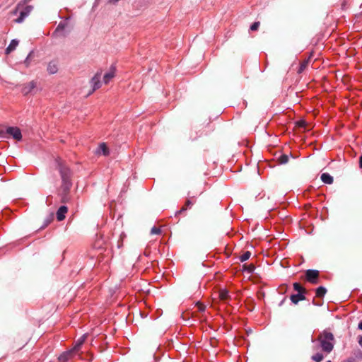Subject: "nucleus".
<instances>
[{"label": "nucleus", "instance_id": "f257e3e1", "mask_svg": "<svg viewBox=\"0 0 362 362\" xmlns=\"http://www.w3.org/2000/svg\"><path fill=\"white\" fill-rule=\"evenodd\" d=\"M57 169L59 172L62 184L57 189V194L60 197L62 203H66L70 201V190L72 187V173L69 168L64 163L61 159L57 160Z\"/></svg>", "mask_w": 362, "mask_h": 362}, {"label": "nucleus", "instance_id": "f03ea898", "mask_svg": "<svg viewBox=\"0 0 362 362\" xmlns=\"http://www.w3.org/2000/svg\"><path fill=\"white\" fill-rule=\"evenodd\" d=\"M320 342L322 349L327 352L330 353L334 348V338L333 334L327 331H324L318 337Z\"/></svg>", "mask_w": 362, "mask_h": 362}, {"label": "nucleus", "instance_id": "7ed1b4c3", "mask_svg": "<svg viewBox=\"0 0 362 362\" xmlns=\"http://www.w3.org/2000/svg\"><path fill=\"white\" fill-rule=\"evenodd\" d=\"M319 276V271L315 269H308L305 272V279L307 281L313 284H317L318 283Z\"/></svg>", "mask_w": 362, "mask_h": 362}, {"label": "nucleus", "instance_id": "20e7f679", "mask_svg": "<svg viewBox=\"0 0 362 362\" xmlns=\"http://www.w3.org/2000/svg\"><path fill=\"white\" fill-rule=\"evenodd\" d=\"M33 10V6H26L22 11H20V16L15 20V22L17 23H22L24 19L30 14Z\"/></svg>", "mask_w": 362, "mask_h": 362}, {"label": "nucleus", "instance_id": "39448f33", "mask_svg": "<svg viewBox=\"0 0 362 362\" xmlns=\"http://www.w3.org/2000/svg\"><path fill=\"white\" fill-rule=\"evenodd\" d=\"M6 132L12 136V137L17 141H20L22 139L21 132L18 127H8L6 130Z\"/></svg>", "mask_w": 362, "mask_h": 362}, {"label": "nucleus", "instance_id": "423d86ee", "mask_svg": "<svg viewBox=\"0 0 362 362\" xmlns=\"http://www.w3.org/2000/svg\"><path fill=\"white\" fill-rule=\"evenodd\" d=\"M195 202L194 197H192L189 199H187L185 203V204L182 206V208L177 211L178 214H181L186 211L187 209H191L193 204Z\"/></svg>", "mask_w": 362, "mask_h": 362}, {"label": "nucleus", "instance_id": "0eeeda50", "mask_svg": "<svg viewBox=\"0 0 362 362\" xmlns=\"http://www.w3.org/2000/svg\"><path fill=\"white\" fill-rule=\"evenodd\" d=\"M102 71H98L95 76L91 79V83H93V91L98 89L100 87V77H101Z\"/></svg>", "mask_w": 362, "mask_h": 362}, {"label": "nucleus", "instance_id": "6e6552de", "mask_svg": "<svg viewBox=\"0 0 362 362\" xmlns=\"http://www.w3.org/2000/svg\"><path fill=\"white\" fill-rule=\"evenodd\" d=\"M68 211V208L66 206H62L57 211V218L59 221H63L66 217V214Z\"/></svg>", "mask_w": 362, "mask_h": 362}, {"label": "nucleus", "instance_id": "1a4fd4ad", "mask_svg": "<svg viewBox=\"0 0 362 362\" xmlns=\"http://www.w3.org/2000/svg\"><path fill=\"white\" fill-rule=\"evenodd\" d=\"M36 85L34 81H30V83L25 84L22 88V93L25 95L31 93V91L35 88Z\"/></svg>", "mask_w": 362, "mask_h": 362}, {"label": "nucleus", "instance_id": "9d476101", "mask_svg": "<svg viewBox=\"0 0 362 362\" xmlns=\"http://www.w3.org/2000/svg\"><path fill=\"white\" fill-rule=\"evenodd\" d=\"M47 71L50 74H54L57 72L58 71V63L56 61H51L47 68Z\"/></svg>", "mask_w": 362, "mask_h": 362}, {"label": "nucleus", "instance_id": "9b49d317", "mask_svg": "<svg viewBox=\"0 0 362 362\" xmlns=\"http://www.w3.org/2000/svg\"><path fill=\"white\" fill-rule=\"evenodd\" d=\"M115 76V68L114 66H111L110 71L105 74L103 77V81L105 84H107L109 81L113 78Z\"/></svg>", "mask_w": 362, "mask_h": 362}, {"label": "nucleus", "instance_id": "f8f14e48", "mask_svg": "<svg viewBox=\"0 0 362 362\" xmlns=\"http://www.w3.org/2000/svg\"><path fill=\"white\" fill-rule=\"evenodd\" d=\"M18 45V40H12L9 45L6 49V54H9L11 52L16 49L17 46Z\"/></svg>", "mask_w": 362, "mask_h": 362}, {"label": "nucleus", "instance_id": "ddd939ff", "mask_svg": "<svg viewBox=\"0 0 362 362\" xmlns=\"http://www.w3.org/2000/svg\"><path fill=\"white\" fill-rule=\"evenodd\" d=\"M290 298L293 303L297 304L299 301L305 300V297L303 293H297L291 295Z\"/></svg>", "mask_w": 362, "mask_h": 362}, {"label": "nucleus", "instance_id": "4468645a", "mask_svg": "<svg viewBox=\"0 0 362 362\" xmlns=\"http://www.w3.org/2000/svg\"><path fill=\"white\" fill-rule=\"evenodd\" d=\"M74 352V350L71 349L69 351L63 353L62 354H61L59 356V360L60 361L66 362L70 358V357L72 356Z\"/></svg>", "mask_w": 362, "mask_h": 362}, {"label": "nucleus", "instance_id": "2eb2a0df", "mask_svg": "<svg viewBox=\"0 0 362 362\" xmlns=\"http://www.w3.org/2000/svg\"><path fill=\"white\" fill-rule=\"evenodd\" d=\"M321 180L324 183L328 185H331L333 183V177L329 173H322L321 175Z\"/></svg>", "mask_w": 362, "mask_h": 362}, {"label": "nucleus", "instance_id": "dca6fc26", "mask_svg": "<svg viewBox=\"0 0 362 362\" xmlns=\"http://www.w3.org/2000/svg\"><path fill=\"white\" fill-rule=\"evenodd\" d=\"M218 297L223 301H226L229 299V293L226 289H221L218 292Z\"/></svg>", "mask_w": 362, "mask_h": 362}, {"label": "nucleus", "instance_id": "f3484780", "mask_svg": "<svg viewBox=\"0 0 362 362\" xmlns=\"http://www.w3.org/2000/svg\"><path fill=\"white\" fill-rule=\"evenodd\" d=\"M327 293V289L323 286H320L316 289L315 296L317 298H323Z\"/></svg>", "mask_w": 362, "mask_h": 362}, {"label": "nucleus", "instance_id": "a211bd4d", "mask_svg": "<svg viewBox=\"0 0 362 362\" xmlns=\"http://www.w3.org/2000/svg\"><path fill=\"white\" fill-rule=\"evenodd\" d=\"M85 339H86V336L83 335L80 339H78V341H76L74 347L73 348V350H74V352L75 351H78L80 349L81 345L85 341Z\"/></svg>", "mask_w": 362, "mask_h": 362}, {"label": "nucleus", "instance_id": "6ab92c4d", "mask_svg": "<svg viewBox=\"0 0 362 362\" xmlns=\"http://www.w3.org/2000/svg\"><path fill=\"white\" fill-rule=\"evenodd\" d=\"M293 289L298 292V293H303L305 294L306 293V290L304 287H303L299 283H294L293 284Z\"/></svg>", "mask_w": 362, "mask_h": 362}, {"label": "nucleus", "instance_id": "aec40b11", "mask_svg": "<svg viewBox=\"0 0 362 362\" xmlns=\"http://www.w3.org/2000/svg\"><path fill=\"white\" fill-rule=\"evenodd\" d=\"M99 151H100L104 156H107L109 154L108 148L105 143L100 144Z\"/></svg>", "mask_w": 362, "mask_h": 362}, {"label": "nucleus", "instance_id": "412c9836", "mask_svg": "<svg viewBox=\"0 0 362 362\" xmlns=\"http://www.w3.org/2000/svg\"><path fill=\"white\" fill-rule=\"evenodd\" d=\"M243 270L247 272L248 273H252L255 270V265L253 264H243Z\"/></svg>", "mask_w": 362, "mask_h": 362}, {"label": "nucleus", "instance_id": "4be33fe9", "mask_svg": "<svg viewBox=\"0 0 362 362\" xmlns=\"http://www.w3.org/2000/svg\"><path fill=\"white\" fill-rule=\"evenodd\" d=\"M251 256V252L249 251L245 252L242 255L240 256L239 259L240 260L243 262L246 260H247Z\"/></svg>", "mask_w": 362, "mask_h": 362}, {"label": "nucleus", "instance_id": "5701e85b", "mask_svg": "<svg viewBox=\"0 0 362 362\" xmlns=\"http://www.w3.org/2000/svg\"><path fill=\"white\" fill-rule=\"evenodd\" d=\"M323 355L320 353H317L312 356V359L315 361L320 362L323 359Z\"/></svg>", "mask_w": 362, "mask_h": 362}, {"label": "nucleus", "instance_id": "b1692460", "mask_svg": "<svg viewBox=\"0 0 362 362\" xmlns=\"http://www.w3.org/2000/svg\"><path fill=\"white\" fill-rule=\"evenodd\" d=\"M308 61H303V62H302L300 63V67H299V69H298V72L299 73L303 72L305 69V68L308 66Z\"/></svg>", "mask_w": 362, "mask_h": 362}, {"label": "nucleus", "instance_id": "393cba45", "mask_svg": "<svg viewBox=\"0 0 362 362\" xmlns=\"http://www.w3.org/2000/svg\"><path fill=\"white\" fill-rule=\"evenodd\" d=\"M160 233H161V230L160 228H157V227L154 226L151 230V234H152V235H159Z\"/></svg>", "mask_w": 362, "mask_h": 362}, {"label": "nucleus", "instance_id": "a878e982", "mask_svg": "<svg viewBox=\"0 0 362 362\" xmlns=\"http://www.w3.org/2000/svg\"><path fill=\"white\" fill-rule=\"evenodd\" d=\"M260 25V23L259 22H255L254 23H252L250 26V30L252 31H255V30H257L259 27Z\"/></svg>", "mask_w": 362, "mask_h": 362}, {"label": "nucleus", "instance_id": "bb28decb", "mask_svg": "<svg viewBox=\"0 0 362 362\" xmlns=\"http://www.w3.org/2000/svg\"><path fill=\"white\" fill-rule=\"evenodd\" d=\"M279 160L281 163H286L288 161V157L286 155H282L279 158Z\"/></svg>", "mask_w": 362, "mask_h": 362}, {"label": "nucleus", "instance_id": "cd10ccee", "mask_svg": "<svg viewBox=\"0 0 362 362\" xmlns=\"http://www.w3.org/2000/svg\"><path fill=\"white\" fill-rule=\"evenodd\" d=\"M197 307L200 312H204L206 309V306L202 303H197Z\"/></svg>", "mask_w": 362, "mask_h": 362}, {"label": "nucleus", "instance_id": "c85d7f7f", "mask_svg": "<svg viewBox=\"0 0 362 362\" xmlns=\"http://www.w3.org/2000/svg\"><path fill=\"white\" fill-rule=\"evenodd\" d=\"M33 52H30L29 53V54L28 55L27 58L25 59V64H26V66H28V65H29L30 59V58H31V57H32V55H33Z\"/></svg>", "mask_w": 362, "mask_h": 362}, {"label": "nucleus", "instance_id": "c756f323", "mask_svg": "<svg viewBox=\"0 0 362 362\" xmlns=\"http://www.w3.org/2000/svg\"><path fill=\"white\" fill-rule=\"evenodd\" d=\"M53 216H54L53 214H51L49 219H47L46 221L45 224L42 227H46L47 226H48L50 223V222L53 220Z\"/></svg>", "mask_w": 362, "mask_h": 362}, {"label": "nucleus", "instance_id": "7c9ffc66", "mask_svg": "<svg viewBox=\"0 0 362 362\" xmlns=\"http://www.w3.org/2000/svg\"><path fill=\"white\" fill-rule=\"evenodd\" d=\"M64 28H65L64 24H63V23H59V24L57 25V28H56L55 32H57V31H59V30H63V29H64Z\"/></svg>", "mask_w": 362, "mask_h": 362}, {"label": "nucleus", "instance_id": "2f4dec72", "mask_svg": "<svg viewBox=\"0 0 362 362\" xmlns=\"http://www.w3.org/2000/svg\"><path fill=\"white\" fill-rule=\"evenodd\" d=\"M20 6H21V4H18V5L17 6V7L16 8V9L11 12V13H12L13 15H16V14H17V13H18V9H19Z\"/></svg>", "mask_w": 362, "mask_h": 362}, {"label": "nucleus", "instance_id": "473e14b6", "mask_svg": "<svg viewBox=\"0 0 362 362\" xmlns=\"http://www.w3.org/2000/svg\"><path fill=\"white\" fill-rule=\"evenodd\" d=\"M119 0H109V3L110 4H116L117 1H119Z\"/></svg>", "mask_w": 362, "mask_h": 362}, {"label": "nucleus", "instance_id": "72a5a7b5", "mask_svg": "<svg viewBox=\"0 0 362 362\" xmlns=\"http://www.w3.org/2000/svg\"><path fill=\"white\" fill-rule=\"evenodd\" d=\"M359 165H360V168H362V155L360 156Z\"/></svg>", "mask_w": 362, "mask_h": 362}, {"label": "nucleus", "instance_id": "f704fd0d", "mask_svg": "<svg viewBox=\"0 0 362 362\" xmlns=\"http://www.w3.org/2000/svg\"><path fill=\"white\" fill-rule=\"evenodd\" d=\"M358 344H360V346L362 347V337H361L359 338Z\"/></svg>", "mask_w": 362, "mask_h": 362}, {"label": "nucleus", "instance_id": "c9c22d12", "mask_svg": "<svg viewBox=\"0 0 362 362\" xmlns=\"http://www.w3.org/2000/svg\"><path fill=\"white\" fill-rule=\"evenodd\" d=\"M4 133V131L3 128L0 126V135L3 134Z\"/></svg>", "mask_w": 362, "mask_h": 362}, {"label": "nucleus", "instance_id": "e433bc0d", "mask_svg": "<svg viewBox=\"0 0 362 362\" xmlns=\"http://www.w3.org/2000/svg\"><path fill=\"white\" fill-rule=\"evenodd\" d=\"M358 329L362 330V321L358 324Z\"/></svg>", "mask_w": 362, "mask_h": 362}, {"label": "nucleus", "instance_id": "4c0bfd02", "mask_svg": "<svg viewBox=\"0 0 362 362\" xmlns=\"http://www.w3.org/2000/svg\"><path fill=\"white\" fill-rule=\"evenodd\" d=\"M303 123L304 122H300L298 124H299V126H303Z\"/></svg>", "mask_w": 362, "mask_h": 362}, {"label": "nucleus", "instance_id": "58836bf2", "mask_svg": "<svg viewBox=\"0 0 362 362\" xmlns=\"http://www.w3.org/2000/svg\"><path fill=\"white\" fill-rule=\"evenodd\" d=\"M141 316L142 317H144V315H143L141 313Z\"/></svg>", "mask_w": 362, "mask_h": 362}, {"label": "nucleus", "instance_id": "ea45409f", "mask_svg": "<svg viewBox=\"0 0 362 362\" xmlns=\"http://www.w3.org/2000/svg\"><path fill=\"white\" fill-rule=\"evenodd\" d=\"M29 1V0H24V1H25V2H27V1Z\"/></svg>", "mask_w": 362, "mask_h": 362}, {"label": "nucleus", "instance_id": "a19ab883", "mask_svg": "<svg viewBox=\"0 0 362 362\" xmlns=\"http://www.w3.org/2000/svg\"><path fill=\"white\" fill-rule=\"evenodd\" d=\"M327 362H332L331 361H328Z\"/></svg>", "mask_w": 362, "mask_h": 362}]
</instances>
